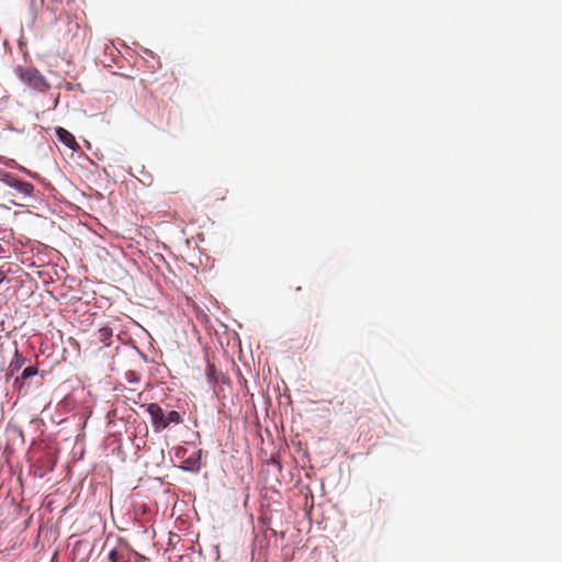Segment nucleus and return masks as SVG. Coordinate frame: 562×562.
I'll list each match as a JSON object with an SVG mask.
<instances>
[{
    "mask_svg": "<svg viewBox=\"0 0 562 562\" xmlns=\"http://www.w3.org/2000/svg\"><path fill=\"white\" fill-rule=\"evenodd\" d=\"M15 74L24 85L41 93L47 92L50 88L48 80L34 67L19 66Z\"/></svg>",
    "mask_w": 562,
    "mask_h": 562,
    "instance_id": "obj_1",
    "label": "nucleus"
},
{
    "mask_svg": "<svg viewBox=\"0 0 562 562\" xmlns=\"http://www.w3.org/2000/svg\"><path fill=\"white\" fill-rule=\"evenodd\" d=\"M0 180L8 187L14 189L23 201L33 196L34 186L27 181L22 180L15 175L4 172Z\"/></svg>",
    "mask_w": 562,
    "mask_h": 562,
    "instance_id": "obj_2",
    "label": "nucleus"
},
{
    "mask_svg": "<svg viewBox=\"0 0 562 562\" xmlns=\"http://www.w3.org/2000/svg\"><path fill=\"white\" fill-rule=\"evenodd\" d=\"M147 412L150 416V423L156 431H160L168 427V423H166V414L158 404H149Z\"/></svg>",
    "mask_w": 562,
    "mask_h": 562,
    "instance_id": "obj_3",
    "label": "nucleus"
},
{
    "mask_svg": "<svg viewBox=\"0 0 562 562\" xmlns=\"http://www.w3.org/2000/svg\"><path fill=\"white\" fill-rule=\"evenodd\" d=\"M56 136L60 143L70 149H75L78 146L75 136L64 127H58L56 130Z\"/></svg>",
    "mask_w": 562,
    "mask_h": 562,
    "instance_id": "obj_4",
    "label": "nucleus"
},
{
    "mask_svg": "<svg viewBox=\"0 0 562 562\" xmlns=\"http://www.w3.org/2000/svg\"><path fill=\"white\" fill-rule=\"evenodd\" d=\"M25 362V359L15 350L13 359L9 364L10 374H13L15 371H19Z\"/></svg>",
    "mask_w": 562,
    "mask_h": 562,
    "instance_id": "obj_5",
    "label": "nucleus"
},
{
    "mask_svg": "<svg viewBox=\"0 0 562 562\" xmlns=\"http://www.w3.org/2000/svg\"><path fill=\"white\" fill-rule=\"evenodd\" d=\"M94 336L99 342H102L105 346H108L112 337V330L109 327H102L94 334Z\"/></svg>",
    "mask_w": 562,
    "mask_h": 562,
    "instance_id": "obj_6",
    "label": "nucleus"
},
{
    "mask_svg": "<svg viewBox=\"0 0 562 562\" xmlns=\"http://www.w3.org/2000/svg\"><path fill=\"white\" fill-rule=\"evenodd\" d=\"M181 422H182V418L178 412L170 411L166 414V423H168V426L170 424H180Z\"/></svg>",
    "mask_w": 562,
    "mask_h": 562,
    "instance_id": "obj_7",
    "label": "nucleus"
},
{
    "mask_svg": "<svg viewBox=\"0 0 562 562\" xmlns=\"http://www.w3.org/2000/svg\"><path fill=\"white\" fill-rule=\"evenodd\" d=\"M37 373V368L34 367V366H30L27 368H25L22 372V376L23 378H30V376H33Z\"/></svg>",
    "mask_w": 562,
    "mask_h": 562,
    "instance_id": "obj_8",
    "label": "nucleus"
},
{
    "mask_svg": "<svg viewBox=\"0 0 562 562\" xmlns=\"http://www.w3.org/2000/svg\"><path fill=\"white\" fill-rule=\"evenodd\" d=\"M108 558L111 562H117V560L120 559V554L115 549H112L109 551Z\"/></svg>",
    "mask_w": 562,
    "mask_h": 562,
    "instance_id": "obj_9",
    "label": "nucleus"
},
{
    "mask_svg": "<svg viewBox=\"0 0 562 562\" xmlns=\"http://www.w3.org/2000/svg\"><path fill=\"white\" fill-rule=\"evenodd\" d=\"M44 0H30V4L34 10H37L43 5Z\"/></svg>",
    "mask_w": 562,
    "mask_h": 562,
    "instance_id": "obj_10",
    "label": "nucleus"
},
{
    "mask_svg": "<svg viewBox=\"0 0 562 562\" xmlns=\"http://www.w3.org/2000/svg\"><path fill=\"white\" fill-rule=\"evenodd\" d=\"M151 181H153L151 176H146V178L143 176V186L150 184Z\"/></svg>",
    "mask_w": 562,
    "mask_h": 562,
    "instance_id": "obj_11",
    "label": "nucleus"
},
{
    "mask_svg": "<svg viewBox=\"0 0 562 562\" xmlns=\"http://www.w3.org/2000/svg\"><path fill=\"white\" fill-rule=\"evenodd\" d=\"M7 280L5 273L0 269V284Z\"/></svg>",
    "mask_w": 562,
    "mask_h": 562,
    "instance_id": "obj_12",
    "label": "nucleus"
},
{
    "mask_svg": "<svg viewBox=\"0 0 562 562\" xmlns=\"http://www.w3.org/2000/svg\"><path fill=\"white\" fill-rule=\"evenodd\" d=\"M5 252V249L4 247L0 244V256L3 255Z\"/></svg>",
    "mask_w": 562,
    "mask_h": 562,
    "instance_id": "obj_13",
    "label": "nucleus"
},
{
    "mask_svg": "<svg viewBox=\"0 0 562 562\" xmlns=\"http://www.w3.org/2000/svg\"><path fill=\"white\" fill-rule=\"evenodd\" d=\"M55 2L63 3L65 0H54ZM70 0H66V2H69Z\"/></svg>",
    "mask_w": 562,
    "mask_h": 562,
    "instance_id": "obj_14",
    "label": "nucleus"
},
{
    "mask_svg": "<svg viewBox=\"0 0 562 562\" xmlns=\"http://www.w3.org/2000/svg\"><path fill=\"white\" fill-rule=\"evenodd\" d=\"M66 87H67V89H68V90H71V89H72V86H71V83H69V82H68V83H66Z\"/></svg>",
    "mask_w": 562,
    "mask_h": 562,
    "instance_id": "obj_15",
    "label": "nucleus"
},
{
    "mask_svg": "<svg viewBox=\"0 0 562 562\" xmlns=\"http://www.w3.org/2000/svg\"><path fill=\"white\" fill-rule=\"evenodd\" d=\"M142 513H143V515L146 513V509L144 506H143Z\"/></svg>",
    "mask_w": 562,
    "mask_h": 562,
    "instance_id": "obj_16",
    "label": "nucleus"
}]
</instances>
